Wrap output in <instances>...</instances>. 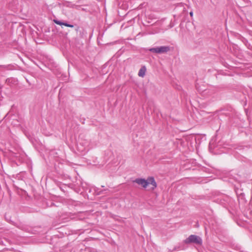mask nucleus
<instances>
[{
	"instance_id": "nucleus-1",
	"label": "nucleus",
	"mask_w": 252,
	"mask_h": 252,
	"mask_svg": "<svg viewBox=\"0 0 252 252\" xmlns=\"http://www.w3.org/2000/svg\"><path fill=\"white\" fill-rule=\"evenodd\" d=\"M134 182L141 185L144 189L149 187V190H153L157 187V183L154 178L152 177L148 178L147 180L141 178L136 179Z\"/></svg>"
},
{
	"instance_id": "nucleus-2",
	"label": "nucleus",
	"mask_w": 252,
	"mask_h": 252,
	"mask_svg": "<svg viewBox=\"0 0 252 252\" xmlns=\"http://www.w3.org/2000/svg\"><path fill=\"white\" fill-rule=\"evenodd\" d=\"M202 239L200 237L195 235H191L185 241L184 243L186 244H189L191 243H194L197 245L202 244Z\"/></svg>"
},
{
	"instance_id": "nucleus-3",
	"label": "nucleus",
	"mask_w": 252,
	"mask_h": 252,
	"mask_svg": "<svg viewBox=\"0 0 252 252\" xmlns=\"http://www.w3.org/2000/svg\"><path fill=\"white\" fill-rule=\"evenodd\" d=\"M150 51L157 53H166L169 51V48L167 46H161L159 47L152 48Z\"/></svg>"
},
{
	"instance_id": "nucleus-4",
	"label": "nucleus",
	"mask_w": 252,
	"mask_h": 252,
	"mask_svg": "<svg viewBox=\"0 0 252 252\" xmlns=\"http://www.w3.org/2000/svg\"><path fill=\"white\" fill-rule=\"evenodd\" d=\"M54 22L56 24L60 25V26L63 25V26L67 27H70V28H73V25H70V24H67V23H63V22H61V21H59L58 20H54Z\"/></svg>"
},
{
	"instance_id": "nucleus-5",
	"label": "nucleus",
	"mask_w": 252,
	"mask_h": 252,
	"mask_svg": "<svg viewBox=\"0 0 252 252\" xmlns=\"http://www.w3.org/2000/svg\"><path fill=\"white\" fill-rule=\"evenodd\" d=\"M146 71V67L145 66L142 67L139 71L138 75L140 77H144Z\"/></svg>"
},
{
	"instance_id": "nucleus-6",
	"label": "nucleus",
	"mask_w": 252,
	"mask_h": 252,
	"mask_svg": "<svg viewBox=\"0 0 252 252\" xmlns=\"http://www.w3.org/2000/svg\"><path fill=\"white\" fill-rule=\"evenodd\" d=\"M189 15H190L191 17H192L193 16V12H190Z\"/></svg>"
}]
</instances>
